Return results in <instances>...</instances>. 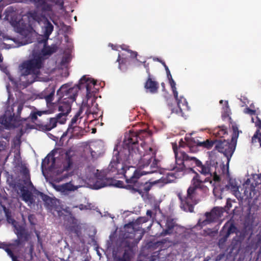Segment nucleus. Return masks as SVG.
I'll use <instances>...</instances> for the list:
<instances>
[{
    "instance_id": "obj_1",
    "label": "nucleus",
    "mask_w": 261,
    "mask_h": 261,
    "mask_svg": "<svg viewBox=\"0 0 261 261\" xmlns=\"http://www.w3.org/2000/svg\"><path fill=\"white\" fill-rule=\"evenodd\" d=\"M138 136L134 133L124 136L121 146L116 145L108 170L111 176L116 175L124 176L126 182L130 184L127 189L133 193H139L143 195L147 193L153 185L160 184V187L174 181L177 178L183 175L185 163L190 161V156L185 152L178 151L176 144L173 145L175 158V166L172 169L175 172L167 173L159 179L145 184L139 183L138 179L142 175L155 173L161 174L159 165V161L155 158V152L149 147L148 153L142 156L137 146Z\"/></svg>"
},
{
    "instance_id": "obj_2",
    "label": "nucleus",
    "mask_w": 261,
    "mask_h": 261,
    "mask_svg": "<svg viewBox=\"0 0 261 261\" xmlns=\"http://www.w3.org/2000/svg\"><path fill=\"white\" fill-rule=\"evenodd\" d=\"M190 161L194 164L199 169V171L204 175H210V176L205 178L204 180L200 179L199 175L195 173V175L191 180V185L187 190V196L184 198L179 197L181 201L180 207L184 211L192 212L194 210V205L196 204L195 200L196 191L197 189L202 188V183H208L213 187V193L217 199H222L221 193L222 190L220 188L219 182L220 181V174H222L229 178L228 183L226 185L227 190H231L233 194L238 199L240 205L243 206L244 203V197L245 190L240 186L236 179L230 178L229 173L227 175L226 173H222V170H219L218 163L215 159L207 161L204 164L195 157L190 156Z\"/></svg>"
},
{
    "instance_id": "obj_3",
    "label": "nucleus",
    "mask_w": 261,
    "mask_h": 261,
    "mask_svg": "<svg viewBox=\"0 0 261 261\" xmlns=\"http://www.w3.org/2000/svg\"><path fill=\"white\" fill-rule=\"evenodd\" d=\"M222 119L229 123V127L231 128L232 133L231 134V140L228 139H220L216 141V148L218 151L222 153L226 158V165L224 164L220 165V168L222 173H225L228 175V166L231 156L235 150L237 139L239 135L238 127L236 122H233L230 117V115H222Z\"/></svg>"
},
{
    "instance_id": "obj_4",
    "label": "nucleus",
    "mask_w": 261,
    "mask_h": 261,
    "mask_svg": "<svg viewBox=\"0 0 261 261\" xmlns=\"http://www.w3.org/2000/svg\"><path fill=\"white\" fill-rule=\"evenodd\" d=\"M250 184L249 188L246 187V201L247 199L249 213L257 211L261 204V173L253 174L252 177L246 180V185Z\"/></svg>"
},
{
    "instance_id": "obj_5",
    "label": "nucleus",
    "mask_w": 261,
    "mask_h": 261,
    "mask_svg": "<svg viewBox=\"0 0 261 261\" xmlns=\"http://www.w3.org/2000/svg\"><path fill=\"white\" fill-rule=\"evenodd\" d=\"M55 93V88L54 86L49 87L46 88L42 93V98H44L46 102L48 108L47 112L49 113L55 112V110L58 109V111L60 112L58 114H68L71 109L72 103L68 101H58V103L53 102Z\"/></svg>"
},
{
    "instance_id": "obj_6",
    "label": "nucleus",
    "mask_w": 261,
    "mask_h": 261,
    "mask_svg": "<svg viewBox=\"0 0 261 261\" xmlns=\"http://www.w3.org/2000/svg\"><path fill=\"white\" fill-rule=\"evenodd\" d=\"M74 155V151L69 149L65 152V160L63 162V168L56 167L55 165L49 167L48 174L54 181L59 182L67 177V173H64V172L68 171L71 168L73 164V157Z\"/></svg>"
},
{
    "instance_id": "obj_7",
    "label": "nucleus",
    "mask_w": 261,
    "mask_h": 261,
    "mask_svg": "<svg viewBox=\"0 0 261 261\" xmlns=\"http://www.w3.org/2000/svg\"><path fill=\"white\" fill-rule=\"evenodd\" d=\"M237 228L233 223L230 222H226L220 231V236L222 237L219 240V246L221 247L226 241L230 234L236 233V236L232 241V245L233 249H240L245 240V231L243 230L241 232H237Z\"/></svg>"
},
{
    "instance_id": "obj_8",
    "label": "nucleus",
    "mask_w": 261,
    "mask_h": 261,
    "mask_svg": "<svg viewBox=\"0 0 261 261\" xmlns=\"http://www.w3.org/2000/svg\"><path fill=\"white\" fill-rule=\"evenodd\" d=\"M43 66V58L40 55H35L33 58L24 61L19 66L21 75H32L37 76L40 73V69Z\"/></svg>"
},
{
    "instance_id": "obj_9",
    "label": "nucleus",
    "mask_w": 261,
    "mask_h": 261,
    "mask_svg": "<svg viewBox=\"0 0 261 261\" xmlns=\"http://www.w3.org/2000/svg\"><path fill=\"white\" fill-rule=\"evenodd\" d=\"M98 170L88 168L86 169V174L82 178L86 182L92 184L95 189H99L106 187L107 177L104 174H100L98 172Z\"/></svg>"
},
{
    "instance_id": "obj_10",
    "label": "nucleus",
    "mask_w": 261,
    "mask_h": 261,
    "mask_svg": "<svg viewBox=\"0 0 261 261\" xmlns=\"http://www.w3.org/2000/svg\"><path fill=\"white\" fill-rule=\"evenodd\" d=\"M79 91V88L77 85L72 87H70L68 84H64L57 92L58 101L65 100L72 103L75 100Z\"/></svg>"
},
{
    "instance_id": "obj_11",
    "label": "nucleus",
    "mask_w": 261,
    "mask_h": 261,
    "mask_svg": "<svg viewBox=\"0 0 261 261\" xmlns=\"http://www.w3.org/2000/svg\"><path fill=\"white\" fill-rule=\"evenodd\" d=\"M137 242H133L131 240H121L119 243V247L124 249L123 255L120 256L117 255L115 250H113V255L115 261H131L133 248L136 246Z\"/></svg>"
},
{
    "instance_id": "obj_12",
    "label": "nucleus",
    "mask_w": 261,
    "mask_h": 261,
    "mask_svg": "<svg viewBox=\"0 0 261 261\" xmlns=\"http://www.w3.org/2000/svg\"><path fill=\"white\" fill-rule=\"evenodd\" d=\"M20 115H1L0 130H11L20 124Z\"/></svg>"
},
{
    "instance_id": "obj_13",
    "label": "nucleus",
    "mask_w": 261,
    "mask_h": 261,
    "mask_svg": "<svg viewBox=\"0 0 261 261\" xmlns=\"http://www.w3.org/2000/svg\"><path fill=\"white\" fill-rule=\"evenodd\" d=\"M224 209L221 207H215L210 212H206L203 218L198 221V224L203 227L216 221L221 217L224 212Z\"/></svg>"
},
{
    "instance_id": "obj_14",
    "label": "nucleus",
    "mask_w": 261,
    "mask_h": 261,
    "mask_svg": "<svg viewBox=\"0 0 261 261\" xmlns=\"http://www.w3.org/2000/svg\"><path fill=\"white\" fill-rule=\"evenodd\" d=\"M96 84V81L94 79L84 75L80 79L79 83L77 86L79 90H86V97L88 99L94 95L96 89L94 88Z\"/></svg>"
},
{
    "instance_id": "obj_15",
    "label": "nucleus",
    "mask_w": 261,
    "mask_h": 261,
    "mask_svg": "<svg viewBox=\"0 0 261 261\" xmlns=\"http://www.w3.org/2000/svg\"><path fill=\"white\" fill-rule=\"evenodd\" d=\"M2 207L3 210L5 213V216L7 219V222L12 224L14 225L15 227L14 232L15 234L17 235V238L18 239H24L25 240L27 239L28 234L26 232L24 228L21 226H16L15 225L16 223L15 220L11 216V211L9 208V207H6L4 205H2Z\"/></svg>"
},
{
    "instance_id": "obj_16",
    "label": "nucleus",
    "mask_w": 261,
    "mask_h": 261,
    "mask_svg": "<svg viewBox=\"0 0 261 261\" xmlns=\"http://www.w3.org/2000/svg\"><path fill=\"white\" fill-rule=\"evenodd\" d=\"M160 227L162 228V231L160 233L161 236L171 234L174 232L176 233L181 226L176 224L175 220L171 218H168L166 221L158 222Z\"/></svg>"
},
{
    "instance_id": "obj_17",
    "label": "nucleus",
    "mask_w": 261,
    "mask_h": 261,
    "mask_svg": "<svg viewBox=\"0 0 261 261\" xmlns=\"http://www.w3.org/2000/svg\"><path fill=\"white\" fill-rule=\"evenodd\" d=\"M5 19L10 22V24L16 29L17 32L21 33L23 29L19 26L20 19L14 8L12 6L8 7L5 10Z\"/></svg>"
},
{
    "instance_id": "obj_18",
    "label": "nucleus",
    "mask_w": 261,
    "mask_h": 261,
    "mask_svg": "<svg viewBox=\"0 0 261 261\" xmlns=\"http://www.w3.org/2000/svg\"><path fill=\"white\" fill-rule=\"evenodd\" d=\"M89 148L91 156L93 160L102 156L105 152L104 142L100 140L91 142Z\"/></svg>"
},
{
    "instance_id": "obj_19",
    "label": "nucleus",
    "mask_w": 261,
    "mask_h": 261,
    "mask_svg": "<svg viewBox=\"0 0 261 261\" xmlns=\"http://www.w3.org/2000/svg\"><path fill=\"white\" fill-rule=\"evenodd\" d=\"M98 107V104L95 102H92L91 106L83 102L76 114H98L100 113L102 114L103 112H101Z\"/></svg>"
},
{
    "instance_id": "obj_20",
    "label": "nucleus",
    "mask_w": 261,
    "mask_h": 261,
    "mask_svg": "<svg viewBox=\"0 0 261 261\" xmlns=\"http://www.w3.org/2000/svg\"><path fill=\"white\" fill-rule=\"evenodd\" d=\"M23 104L18 101L10 103L9 98L6 103L4 114H20Z\"/></svg>"
},
{
    "instance_id": "obj_21",
    "label": "nucleus",
    "mask_w": 261,
    "mask_h": 261,
    "mask_svg": "<svg viewBox=\"0 0 261 261\" xmlns=\"http://www.w3.org/2000/svg\"><path fill=\"white\" fill-rule=\"evenodd\" d=\"M169 82L171 87L174 97L177 101L178 107V108L180 109V113H181V114H184V112L182 111L185 109H188V103L186 101V99L183 97H180V99H178V92L176 90V88L175 86L176 83L175 81L173 80H172L171 81H169Z\"/></svg>"
},
{
    "instance_id": "obj_22",
    "label": "nucleus",
    "mask_w": 261,
    "mask_h": 261,
    "mask_svg": "<svg viewBox=\"0 0 261 261\" xmlns=\"http://www.w3.org/2000/svg\"><path fill=\"white\" fill-rule=\"evenodd\" d=\"M52 186L57 191L61 192L64 195H68L69 192L74 191L80 187V186L72 185L71 181L62 185L52 184Z\"/></svg>"
},
{
    "instance_id": "obj_23",
    "label": "nucleus",
    "mask_w": 261,
    "mask_h": 261,
    "mask_svg": "<svg viewBox=\"0 0 261 261\" xmlns=\"http://www.w3.org/2000/svg\"><path fill=\"white\" fill-rule=\"evenodd\" d=\"M19 189L21 193V199L31 206L35 202L34 197L32 193L23 185L19 186Z\"/></svg>"
},
{
    "instance_id": "obj_24",
    "label": "nucleus",
    "mask_w": 261,
    "mask_h": 261,
    "mask_svg": "<svg viewBox=\"0 0 261 261\" xmlns=\"http://www.w3.org/2000/svg\"><path fill=\"white\" fill-rule=\"evenodd\" d=\"M55 118H51L49 120V122L46 124L42 126L43 129L47 131L50 130L51 129L55 128L57 126V123L63 124L66 121V117L67 115H56Z\"/></svg>"
},
{
    "instance_id": "obj_25",
    "label": "nucleus",
    "mask_w": 261,
    "mask_h": 261,
    "mask_svg": "<svg viewBox=\"0 0 261 261\" xmlns=\"http://www.w3.org/2000/svg\"><path fill=\"white\" fill-rule=\"evenodd\" d=\"M43 26L42 27V30L43 32V39L44 42H47L49 39V36L51 35L54 31V25L46 17H43Z\"/></svg>"
},
{
    "instance_id": "obj_26",
    "label": "nucleus",
    "mask_w": 261,
    "mask_h": 261,
    "mask_svg": "<svg viewBox=\"0 0 261 261\" xmlns=\"http://www.w3.org/2000/svg\"><path fill=\"white\" fill-rule=\"evenodd\" d=\"M144 88L147 92L154 94L158 92L159 85L153 77H147L144 84Z\"/></svg>"
},
{
    "instance_id": "obj_27",
    "label": "nucleus",
    "mask_w": 261,
    "mask_h": 261,
    "mask_svg": "<svg viewBox=\"0 0 261 261\" xmlns=\"http://www.w3.org/2000/svg\"><path fill=\"white\" fill-rule=\"evenodd\" d=\"M34 2L37 9L40 10L42 13L51 12L53 5L48 3L46 0H29Z\"/></svg>"
},
{
    "instance_id": "obj_28",
    "label": "nucleus",
    "mask_w": 261,
    "mask_h": 261,
    "mask_svg": "<svg viewBox=\"0 0 261 261\" xmlns=\"http://www.w3.org/2000/svg\"><path fill=\"white\" fill-rule=\"evenodd\" d=\"M160 213V209L159 207V205L156 204L154 206V209L153 211L152 210H148L146 212L147 217H140L139 218L137 221L138 223H145L148 221L149 220H153L155 217V215L156 214L157 212Z\"/></svg>"
},
{
    "instance_id": "obj_29",
    "label": "nucleus",
    "mask_w": 261,
    "mask_h": 261,
    "mask_svg": "<svg viewBox=\"0 0 261 261\" xmlns=\"http://www.w3.org/2000/svg\"><path fill=\"white\" fill-rule=\"evenodd\" d=\"M20 172L22 175L24 184L29 187L33 188V185L31 181L29 169L25 166L22 165L20 167Z\"/></svg>"
},
{
    "instance_id": "obj_30",
    "label": "nucleus",
    "mask_w": 261,
    "mask_h": 261,
    "mask_svg": "<svg viewBox=\"0 0 261 261\" xmlns=\"http://www.w3.org/2000/svg\"><path fill=\"white\" fill-rule=\"evenodd\" d=\"M55 164V158L53 157V154H48L45 158L42 160L41 163V168L42 169V172L43 173L44 169L49 170V167L54 166Z\"/></svg>"
},
{
    "instance_id": "obj_31",
    "label": "nucleus",
    "mask_w": 261,
    "mask_h": 261,
    "mask_svg": "<svg viewBox=\"0 0 261 261\" xmlns=\"http://www.w3.org/2000/svg\"><path fill=\"white\" fill-rule=\"evenodd\" d=\"M256 121L255 124L259 128V130L256 132L255 134L252 138V143L255 144L258 143L261 147V120L256 116Z\"/></svg>"
},
{
    "instance_id": "obj_32",
    "label": "nucleus",
    "mask_w": 261,
    "mask_h": 261,
    "mask_svg": "<svg viewBox=\"0 0 261 261\" xmlns=\"http://www.w3.org/2000/svg\"><path fill=\"white\" fill-rule=\"evenodd\" d=\"M80 116V115H74L72 118L66 133H72L73 132L74 128L80 123L81 120L82 119V117H79Z\"/></svg>"
},
{
    "instance_id": "obj_33",
    "label": "nucleus",
    "mask_w": 261,
    "mask_h": 261,
    "mask_svg": "<svg viewBox=\"0 0 261 261\" xmlns=\"http://www.w3.org/2000/svg\"><path fill=\"white\" fill-rule=\"evenodd\" d=\"M219 103L221 106V112L222 114H229L231 113V109L228 100H220Z\"/></svg>"
},
{
    "instance_id": "obj_34",
    "label": "nucleus",
    "mask_w": 261,
    "mask_h": 261,
    "mask_svg": "<svg viewBox=\"0 0 261 261\" xmlns=\"http://www.w3.org/2000/svg\"><path fill=\"white\" fill-rule=\"evenodd\" d=\"M213 134L216 137L222 138L224 137L225 135H227V131L224 126H219L213 130Z\"/></svg>"
},
{
    "instance_id": "obj_35",
    "label": "nucleus",
    "mask_w": 261,
    "mask_h": 261,
    "mask_svg": "<svg viewBox=\"0 0 261 261\" xmlns=\"http://www.w3.org/2000/svg\"><path fill=\"white\" fill-rule=\"evenodd\" d=\"M28 16L30 18H32L34 20L38 22H40L41 21L42 18L43 19V17H44L39 14L35 10L30 11L28 13Z\"/></svg>"
},
{
    "instance_id": "obj_36",
    "label": "nucleus",
    "mask_w": 261,
    "mask_h": 261,
    "mask_svg": "<svg viewBox=\"0 0 261 261\" xmlns=\"http://www.w3.org/2000/svg\"><path fill=\"white\" fill-rule=\"evenodd\" d=\"M40 195L45 204L46 205L48 208H51L53 206V199L48 195H45L42 193H41Z\"/></svg>"
},
{
    "instance_id": "obj_37",
    "label": "nucleus",
    "mask_w": 261,
    "mask_h": 261,
    "mask_svg": "<svg viewBox=\"0 0 261 261\" xmlns=\"http://www.w3.org/2000/svg\"><path fill=\"white\" fill-rule=\"evenodd\" d=\"M124 237L125 238L122 240H131L133 241V242H137L136 244H137L142 239V234L139 235L137 239H134L135 235L133 233H131L129 236L125 233Z\"/></svg>"
},
{
    "instance_id": "obj_38",
    "label": "nucleus",
    "mask_w": 261,
    "mask_h": 261,
    "mask_svg": "<svg viewBox=\"0 0 261 261\" xmlns=\"http://www.w3.org/2000/svg\"><path fill=\"white\" fill-rule=\"evenodd\" d=\"M214 142L210 140L201 141L199 143V147H202L207 149H210L214 145Z\"/></svg>"
},
{
    "instance_id": "obj_39",
    "label": "nucleus",
    "mask_w": 261,
    "mask_h": 261,
    "mask_svg": "<svg viewBox=\"0 0 261 261\" xmlns=\"http://www.w3.org/2000/svg\"><path fill=\"white\" fill-rule=\"evenodd\" d=\"M74 207H78L81 211L94 210V206L91 203H87L86 205L81 204L80 205L74 206Z\"/></svg>"
},
{
    "instance_id": "obj_40",
    "label": "nucleus",
    "mask_w": 261,
    "mask_h": 261,
    "mask_svg": "<svg viewBox=\"0 0 261 261\" xmlns=\"http://www.w3.org/2000/svg\"><path fill=\"white\" fill-rule=\"evenodd\" d=\"M54 52L53 48L50 47H45L42 49V53L44 56L50 55Z\"/></svg>"
},
{
    "instance_id": "obj_41",
    "label": "nucleus",
    "mask_w": 261,
    "mask_h": 261,
    "mask_svg": "<svg viewBox=\"0 0 261 261\" xmlns=\"http://www.w3.org/2000/svg\"><path fill=\"white\" fill-rule=\"evenodd\" d=\"M11 246H9V245L6 247H5L4 249L5 251L7 253L8 255L11 258L15 256V255H14L12 251L11 250V249L10 248Z\"/></svg>"
},
{
    "instance_id": "obj_42",
    "label": "nucleus",
    "mask_w": 261,
    "mask_h": 261,
    "mask_svg": "<svg viewBox=\"0 0 261 261\" xmlns=\"http://www.w3.org/2000/svg\"><path fill=\"white\" fill-rule=\"evenodd\" d=\"M51 1L55 3L56 5L59 6L61 10L63 9L64 4V0H51Z\"/></svg>"
},
{
    "instance_id": "obj_43",
    "label": "nucleus",
    "mask_w": 261,
    "mask_h": 261,
    "mask_svg": "<svg viewBox=\"0 0 261 261\" xmlns=\"http://www.w3.org/2000/svg\"><path fill=\"white\" fill-rule=\"evenodd\" d=\"M28 220L31 225H34L35 224V216L34 215H29Z\"/></svg>"
},
{
    "instance_id": "obj_44",
    "label": "nucleus",
    "mask_w": 261,
    "mask_h": 261,
    "mask_svg": "<svg viewBox=\"0 0 261 261\" xmlns=\"http://www.w3.org/2000/svg\"><path fill=\"white\" fill-rule=\"evenodd\" d=\"M225 258V254L224 253H220L218 254L216 258V261H221Z\"/></svg>"
},
{
    "instance_id": "obj_45",
    "label": "nucleus",
    "mask_w": 261,
    "mask_h": 261,
    "mask_svg": "<svg viewBox=\"0 0 261 261\" xmlns=\"http://www.w3.org/2000/svg\"><path fill=\"white\" fill-rule=\"evenodd\" d=\"M128 53H130V56L132 58H136L138 56V53L136 51H134L132 50H128Z\"/></svg>"
},
{
    "instance_id": "obj_46",
    "label": "nucleus",
    "mask_w": 261,
    "mask_h": 261,
    "mask_svg": "<svg viewBox=\"0 0 261 261\" xmlns=\"http://www.w3.org/2000/svg\"><path fill=\"white\" fill-rule=\"evenodd\" d=\"M21 240H22V239H18L17 238V239H16L14 241V243L10 244L9 246H13V245L19 246L21 244V242H20Z\"/></svg>"
},
{
    "instance_id": "obj_47",
    "label": "nucleus",
    "mask_w": 261,
    "mask_h": 261,
    "mask_svg": "<svg viewBox=\"0 0 261 261\" xmlns=\"http://www.w3.org/2000/svg\"><path fill=\"white\" fill-rule=\"evenodd\" d=\"M120 47L121 48V49L123 50H126L128 52V50H129V46H127V45H126L125 44H122L121 45H120Z\"/></svg>"
},
{
    "instance_id": "obj_48",
    "label": "nucleus",
    "mask_w": 261,
    "mask_h": 261,
    "mask_svg": "<svg viewBox=\"0 0 261 261\" xmlns=\"http://www.w3.org/2000/svg\"><path fill=\"white\" fill-rule=\"evenodd\" d=\"M69 230L71 231L74 232V233L78 234V230L77 228L74 226L71 227L70 228H69Z\"/></svg>"
},
{
    "instance_id": "obj_49",
    "label": "nucleus",
    "mask_w": 261,
    "mask_h": 261,
    "mask_svg": "<svg viewBox=\"0 0 261 261\" xmlns=\"http://www.w3.org/2000/svg\"><path fill=\"white\" fill-rule=\"evenodd\" d=\"M104 217H111L112 219H113V218H114V216H112L111 214H109L108 212H105V214L103 215Z\"/></svg>"
},
{
    "instance_id": "obj_50",
    "label": "nucleus",
    "mask_w": 261,
    "mask_h": 261,
    "mask_svg": "<svg viewBox=\"0 0 261 261\" xmlns=\"http://www.w3.org/2000/svg\"><path fill=\"white\" fill-rule=\"evenodd\" d=\"M194 143L197 146L199 147V143H201V141H199L198 140H194Z\"/></svg>"
},
{
    "instance_id": "obj_51",
    "label": "nucleus",
    "mask_w": 261,
    "mask_h": 261,
    "mask_svg": "<svg viewBox=\"0 0 261 261\" xmlns=\"http://www.w3.org/2000/svg\"><path fill=\"white\" fill-rule=\"evenodd\" d=\"M167 77H168V79L169 81H171V80H173V79H172V75H171V73H170V72L169 73H167Z\"/></svg>"
},
{
    "instance_id": "obj_52",
    "label": "nucleus",
    "mask_w": 261,
    "mask_h": 261,
    "mask_svg": "<svg viewBox=\"0 0 261 261\" xmlns=\"http://www.w3.org/2000/svg\"><path fill=\"white\" fill-rule=\"evenodd\" d=\"M120 60H121V56H120V55L119 54L118 56V58L117 59V61L120 62ZM120 63H119V69H121V66H120Z\"/></svg>"
},
{
    "instance_id": "obj_53",
    "label": "nucleus",
    "mask_w": 261,
    "mask_h": 261,
    "mask_svg": "<svg viewBox=\"0 0 261 261\" xmlns=\"http://www.w3.org/2000/svg\"><path fill=\"white\" fill-rule=\"evenodd\" d=\"M146 72H147V73L148 74V77H153L150 74V72L149 71V69H147L146 70Z\"/></svg>"
},
{
    "instance_id": "obj_54",
    "label": "nucleus",
    "mask_w": 261,
    "mask_h": 261,
    "mask_svg": "<svg viewBox=\"0 0 261 261\" xmlns=\"http://www.w3.org/2000/svg\"><path fill=\"white\" fill-rule=\"evenodd\" d=\"M30 114H33V115H35V114H42V112H31Z\"/></svg>"
},
{
    "instance_id": "obj_55",
    "label": "nucleus",
    "mask_w": 261,
    "mask_h": 261,
    "mask_svg": "<svg viewBox=\"0 0 261 261\" xmlns=\"http://www.w3.org/2000/svg\"><path fill=\"white\" fill-rule=\"evenodd\" d=\"M31 119L33 120H35L37 119V115H31Z\"/></svg>"
},
{
    "instance_id": "obj_56",
    "label": "nucleus",
    "mask_w": 261,
    "mask_h": 261,
    "mask_svg": "<svg viewBox=\"0 0 261 261\" xmlns=\"http://www.w3.org/2000/svg\"><path fill=\"white\" fill-rule=\"evenodd\" d=\"M165 70H166V73H167H167H169L170 72V70H169V68H168V66H166V67H165Z\"/></svg>"
},
{
    "instance_id": "obj_57",
    "label": "nucleus",
    "mask_w": 261,
    "mask_h": 261,
    "mask_svg": "<svg viewBox=\"0 0 261 261\" xmlns=\"http://www.w3.org/2000/svg\"><path fill=\"white\" fill-rule=\"evenodd\" d=\"M159 61L162 63V64L164 66V67H165L166 66H167L164 61L159 60Z\"/></svg>"
},
{
    "instance_id": "obj_58",
    "label": "nucleus",
    "mask_w": 261,
    "mask_h": 261,
    "mask_svg": "<svg viewBox=\"0 0 261 261\" xmlns=\"http://www.w3.org/2000/svg\"><path fill=\"white\" fill-rule=\"evenodd\" d=\"M12 261H19V260H18L17 257L16 256L12 257Z\"/></svg>"
},
{
    "instance_id": "obj_59",
    "label": "nucleus",
    "mask_w": 261,
    "mask_h": 261,
    "mask_svg": "<svg viewBox=\"0 0 261 261\" xmlns=\"http://www.w3.org/2000/svg\"><path fill=\"white\" fill-rule=\"evenodd\" d=\"M240 100L243 102V103H244V100H245V97H243V96H241V98H239Z\"/></svg>"
},
{
    "instance_id": "obj_60",
    "label": "nucleus",
    "mask_w": 261,
    "mask_h": 261,
    "mask_svg": "<svg viewBox=\"0 0 261 261\" xmlns=\"http://www.w3.org/2000/svg\"><path fill=\"white\" fill-rule=\"evenodd\" d=\"M3 37L4 40L10 39V38H9L8 37L6 36H3Z\"/></svg>"
},
{
    "instance_id": "obj_61",
    "label": "nucleus",
    "mask_w": 261,
    "mask_h": 261,
    "mask_svg": "<svg viewBox=\"0 0 261 261\" xmlns=\"http://www.w3.org/2000/svg\"><path fill=\"white\" fill-rule=\"evenodd\" d=\"M3 58L2 56V55H0V62H2L3 61Z\"/></svg>"
},
{
    "instance_id": "obj_62",
    "label": "nucleus",
    "mask_w": 261,
    "mask_h": 261,
    "mask_svg": "<svg viewBox=\"0 0 261 261\" xmlns=\"http://www.w3.org/2000/svg\"><path fill=\"white\" fill-rule=\"evenodd\" d=\"M210 258L209 257H207L204 259L203 261H208L210 260Z\"/></svg>"
},
{
    "instance_id": "obj_63",
    "label": "nucleus",
    "mask_w": 261,
    "mask_h": 261,
    "mask_svg": "<svg viewBox=\"0 0 261 261\" xmlns=\"http://www.w3.org/2000/svg\"><path fill=\"white\" fill-rule=\"evenodd\" d=\"M4 148H5V146H4L3 145L0 146V150L4 149Z\"/></svg>"
},
{
    "instance_id": "obj_64",
    "label": "nucleus",
    "mask_w": 261,
    "mask_h": 261,
    "mask_svg": "<svg viewBox=\"0 0 261 261\" xmlns=\"http://www.w3.org/2000/svg\"><path fill=\"white\" fill-rule=\"evenodd\" d=\"M110 247H111V246H110V241H108V247L110 248Z\"/></svg>"
}]
</instances>
